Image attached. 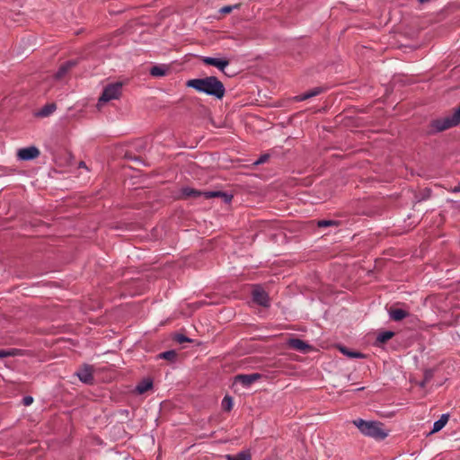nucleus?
Here are the masks:
<instances>
[{
    "instance_id": "nucleus-1",
    "label": "nucleus",
    "mask_w": 460,
    "mask_h": 460,
    "mask_svg": "<svg viewBox=\"0 0 460 460\" xmlns=\"http://www.w3.org/2000/svg\"><path fill=\"white\" fill-rule=\"evenodd\" d=\"M186 86L195 89L199 93L214 96L221 100L226 93V88L223 83L216 76H207L205 78H195L186 82Z\"/></svg>"
},
{
    "instance_id": "nucleus-2",
    "label": "nucleus",
    "mask_w": 460,
    "mask_h": 460,
    "mask_svg": "<svg viewBox=\"0 0 460 460\" xmlns=\"http://www.w3.org/2000/svg\"><path fill=\"white\" fill-rule=\"evenodd\" d=\"M352 423L364 436L376 440H383L388 436V430L385 429V425L380 421L356 419Z\"/></svg>"
},
{
    "instance_id": "nucleus-3",
    "label": "nucleus",
    "mask_w": 460,
    "mask_h": 460,
    "mask_svg": "<svg viewBox=\"0 0 460 460\" xmlns=\"http://www.w3.org/2000/svg\"><path fill=\"white\" fill-rule=\"evenodd\" d=\"M460 123V105L454 111L452 115L436 119L430 121L427 134L434 135L442 132L450 128L456 127Z\"/></svg>"
},
{
    "instance_id": "nucleus-4",
    "label": "nucleus",
    "mask_w": 460,
    "mask_h": 460,
    "mask_svg": "<svg viewBox=\"0 0 460 460\" xmlns=\"http://www.w3.org/2000/svg\"><path fill=\"white\" fill-rule=\"evenodd\" d=\"M122 93V83L116 82L112 84H109L103 89L102 95L98 100V106H101L102 103L108 102L111 100H118Z\"/></svg>"
},
{
    "instance_id": "nucleus-5",
    "label": "nucleus",
    "mask_w": 460,
    "mask_h": 460,
    "mask_svg": "<svg viewBox=\"0 0 460 460\" xmlns=\"http://www.w3.org/2000/svg\"><path fill=\"white\" fill-rule=\"evenodd\" d=\"M252 300L254 303L259 305L269 307L270 306V297L268 293L260 286H255L252 290Z\"/></svg>"
},
{
    "instance_id": "nucleus-6",
    "label": "nucleus",
    "mask_w": 460,
    "mask_h": 460,
    "mask_svg": "<svg viewBox=\"0 0 460 460\" xmlns=\"http://www.w3.org/2000/svg\"><path fill=\"white\" fill-rule=\"evenodd\" d=\"M40 155V150L36 146H29L19 149L17 156L20 160L29 161L37 158Z\"/></svg>"
},
{
    "instance_id": "nucleus-7",
    "label": "nucleus",
    "mask_w": 460,
    "mask_h": 460,
    "mask_svg": "<svg viewBox=\"0 0 460 460\" xmlns=\"http://www.w3.org/2000/svg\"><path fill=\"white\" fill-rule=\"evenodd\" d=\"M201 60L204 64L217 67L220 71L225 72V68L229 65L228 59H221L210 57H202Z\"/></svg>"
},
{
    "instance_id": "nucleus-8",
    "label": "nucleus",
    "mask_w": 460,
    "mask_h": 460,
    "mask_svg": "<svg viewBox=\"0 0 460 460\" xmlns=\"http://www.w3.org/2000/svg\"><path fill=\"white\" fill-rule=\"evenodd\" d=\"M93 368L92 366L84 365L82 368L78 370L76 373L80 381L84 384H92L93 381Z\"/></svg>"
},
{
    "instance_id": "nucleus-9",
    "label": "nucleus",
    "mask_w": 460,
    "mask_h": 460,
    "mask_svg": "<svg viewBox=\"0 0 460 460\" xmlns=\"http://www.w3.org/2000/svg\"><path fill=\"white\" fill-rule=\"evenodd\" d=\"M261 377V374L253 373L250 375H237L234 377L235 383H240L243 386H249Z\"/></svg>"
},
{
    "instance_id": "nucleus-10",
    "label": "nucleus",
    "mask_w": 460,
    "mask_h": 460,
    "mask_svg": "<svg viewBox=\"0 0 460 460\" xmlns=\"http://www.w3.org/2000/svg\"><path fill=\"white\" fill-rule=\"evenodd\" d=\"M77 65L76 60H68L63 63L58 70L57 71L55 77L56 79H62L74 66Z\"/></svg>"
},
{
    "instance_id": "nucleus-11",
    "label": "nucleus",
    "mask_w": 460,
    "mask_h": 460,
    "mask_svg": "<svg viewBox=\"0 0 460 460\" xmlns=\"http://www.w3.org/2000/svg\"><path fill=\"white\" fill-rule=\"evenodd\" d=\"M324 88L323 87H315L314 89H311L300 95H297L295 97V100L297 102L305 101L307 99H310L312 97L317 96L320 93H323Z\"/></svg>"
},
{
    "instance_id": "nucleus-12",
    "label": "nucleus",
    "mask_w": 460,
    "mask_h": 460,
    "mask_svg": "<svg viewBox=\"0 0 460 460\" xmlns=\"http://www.w3.org/2000/svg\"><path fill=\"white\" fill-rule=\"evenodd\" d=\"M153 388V380L150 377L144 378L136 386V393L143 394Z\"/></svg>"
},
{
    "instance_id": "nucleus-13",
    "label": "nucleus",
    "mask_w": 460,
    "mask_h": 460,
    "mask_svg": "<svg viewBox=\"0 0 460 460\" xmlns=\"http://www.w3.org/2000/svg\"><path fill=\"white\" fill-rule=\"evenodd\" d=\"M288 346L296 350L305 352L310 349V346L300 339H290Z\"/></svg>"
},
{
    "instance_id": "nucleus-14",
    "label": "nucleus",
    "mask_w": 460,
    "mask_h": 460,
    "mask_svg": "<svg viewBox=\"0 0 460 460\" xmlns=\"http://www.w3.org/2000/svg\"><path fill=\"white\" fill-rule=\"evenodd\" d=\"M222 198L225 203H230L233 196L223 191H206L205 192V198L206 199H212V198Z\"/></svg>"
},
{
    "instance_id": "nucleus-15",
    "label": "nucleus",
    "mask_w": 460,
    "mask_h": 460,
    "mask_svg": "<svg viewBox=\"0 0 460 460\" xmlns=\"http://www.w3.org/2000/svg\"><path fill=\"white\" fill-rule=\"evenodd\" d=\"M389 315L394 321H401L409 315V313L401 308H392L389 311Z\"/></svg>"
},
{
    "instance_id": "nucleus-16",
    "label": "nucleus",
    "mask_w": 460,
    "mask_h": 460,
    "mask_svg": "<svg viewBox=\"0 0 460 460\" xmlns=\"http://www.w3.org/2000/svg\"><path fill=\"white\" fill-rule=\"evenodd\" d=\"M56 109L57 105L54 102L47 103L36 113V115L42 118L48 117L52 114Z\"/></svg>"
},
{
    "instance_id": "nucleus-17",
    "label": "nucleus",
    "mask_w": 460,
    "mask_h": 460,
    "mask_svg": "<svg viewBox=\"0 0 460 460\" xmlns=\"http://www.w3.org/2000/svg\"><path fill=\"white\" fill-rule=\"evenodd\" d=\"M340 351L349 358H364L365 354L358 351H351L345 346H339Z\"/></svg>"
},
{
    "instance_id": "nucleus-18",
    "label": "nucleus",
    "mask_w": 460,
    "mask_h": 460,
    "mask_svg": "<svg viewBox=\"0 0 460 460\" xmlns=\"http://www.w3.org/2000/svg\"><path fill=\"white\" fill-rule=\"evenodd\" d=\"M448 421V414H443L439 420L434 422L431 433H435L442 429Z\"/></svg>"
},
{
    "instance_id": "nucleus-19",
    "label": "nucleus",
    "mask_w": 460,
    "mask_h": 460,
    "mask_svg": "<svg viewBox=\"0 0 460 460\" xmlns=\"http://www.w3.org/2000/svg\"><path fill=\"white\" fill-rule=\"evenodd\" d=\"M168 67L164 66H154L150 69V75L155 77L164 76L168 72Z\"/></svg>"
},
{
    "instance_id": "nucleus-20",
    "label": "nucleus",
    "mask_w": 460,
    "mask_h": 460,
    "mask_svg": "<svg viewBox=\"0 0 460 460\" xmlns=\"http://www.w3.org/2000/svg\"><path fill=\"white\" fill-rule=\"evenodd\" d=\"M181 193L185 198H190V197L197 198V197H200L202 195L205 197V192H201L198 190L189 188V187L183 188L181 190Z\"/></svg>"
},
{
    "instance_id": "nucleus-21",
    "label": "nucleus",
    "mask_w": 460,
    "mask_h": 460,
    "mask_svg": "<svg viewBox=\"0 0 460 460\" xmlns=\"http://www.w3.org/2000/svg\"><path fill=\"white\" fill-rule=\"evenodd\" d=\"M394 336V332L392 331H385L380 332L376 337V343H385Z\"/></svg>"
},
{
    "instance_id": "nucleus-22",
    "label": "nucleus",
    "mask_w": 460,
    "mask_h": 460,
    "mask_svg": "<svg viewBox=\"0 0 460 460\" xmlns=\"http://www.w3.org/2000/svg\"><path fill=\"white\" fill-rule=\"evenodd\" d=\"M158 357L160 358H164V359H166L168 361H174L176 357H177V353L175 350H167V351H164V352H162L158 355Z\"/></svg>"
},
{
    "instance_id": "nucleus-23",
    "label": "nucleus",
    "mask_w": 460,
    "mask_h": 460,
    "mask_svg": "<svg viewBox=\"0 0 460 460\" xmlns=\"http://www.w3.org/2000/svg\"><path fill=\"white\" fill-rule=\"evenodd\" d=\"M222 408L226 411H230L233 408V399L231 396L226 395L222 400Z\"/></svg>"
},
{
    "instance_id": "nucleus-24",
    "label": "nucleus",
    "mask_w": 460,
    "mask_h": 460,
    "mask_svg": "<svg viewBox=\"0 0 460 460\" xmlns=\"http://www.w3.org/2000/svg\"><path fill=\"white\" fill-rule=\"evenodd\" d=\"M226 458L227 460H250L251 459L250 455H248L244 452H240L235 456H233L231 455H226Z\"/></svg>"
},
{
    "instance_id": "nucleus-25",
    "label": "nucleus",
    "mask_w": 460,
    "mask_h": 460,
    "mask_svg": "<svg viewBox=\"0 0 460 460\" xmlns=\"http://www.w3.org/2000/svg\"><path fill=\"white\" fill-rule=\"evenodd\" d=\"M339 225L340 223L335 220H319L317 222L319 227L338 226Z\"/></svg>"
},
{
    "instance_id": "nucleus-26",
    "label": "nucleus",
    "mask_w": 460,
    "mask_h": 460,
    "mask_svg": "<svg viewBox=\"0 0 460 460\" xmlns=\"http://www.w3.org/2000/svg\"><path fill=\"white\" fill-rule=\"evenodd\" d=\"M17 354L16 349H12L9 350L5 349H0V358H7V357H13Z\"/></svg>"
},
{
    "instance_id": "nucleus-27",
    "label": "nucleus",
    "mask_w": 460,
    "mask_h": 460,
    "mask_svg": "<svg viewBox=\"0 0 460 460\" xmlns=\"http://www.w3.org/2000/svg\"><path fill=\"white\" fill-rule=\"evenodd\" d=\"M237 7H238L237 4L234 5V6H232V5H226V6L222 7L219 12L222 14H227V13H230L233 11L234 8H237Z\"/></svg>"
},
{
    "instance_id": "nucleus-28",
    "label": "nucleus",
    "mask_w": 460,
    "mask_h": 460,
    "mask_svg": "<svg viewBox=\"0 0 460 460\" xmlns=\"http://www.w3.org/2000/svg\"><path fill=\"white\" fill-rule=\"evenodd\" d=\"M174 340L177 342H179V343H183V342L190 341V339H189L188 337H186L183 334H176Z\"/></svg>"
},
{
    "instance_id": "nucleus-29",
    "label": "nucleus",
    "mask_w": 460,
    "mask_h": 460,
    "mask_svg": "<svg viewBox=\"0 0 460 460\" xmlns=\"http://www.w3.org/2000/svg\"><path fill=\"white\" fill-rule=\"evenodd\" d=\"M270 155H262L261 157L254 163V164H261L268 161Z\"/></svg>"
},
{
    "instance_id": "nucleus-30",
    "label": "nucleus",
    "mask_w": 460,
    "mask_h": 460,
    "mask_svg": "<svg viewBox=\"0 0 460 460\" xmlns=\"http://www.w3.org/2000/svg\"><path fill=\"white\" fill-rule=\"evenodd\" d=\"M33 398L31 396H25L22 399V403L24 406H29L32 403Z\"/></svg>"
},
{
    "instance_id": "nucleus-31",
    "label": "nucleus",
    "mask_w": 460,
    "mask_h": 460,
    "mask_svg": "<svg viewBox=\"0 0 460 460\" xmlns=\"http://www.w3.org/2000/svg\"><path fill=\"white\" fill-rule=\"evenodd\" d=\"M421 195H422L421 199H429V198L431 196V190H430V189H425V190H423V191H422Z\"/></svg>"
},
{
    "instance_id": "nucleus-32",
    "label": "nucleus",
    "mask_w": 460,
    "mask_h": 460,
    "mask_svg": "<svg viewBox=\"0 0 460 460\" xmlns=\"http://www.w3.org/2000/svg\"><path fill=\"white\" fill-rule=\"evenodd\" d=\"M451 191L452 192H458V191H460V187H455L454 189H452Z\"/></svg>"
},
{
    "instance_id": "nucleus-33",
    "label": "nucleus",
    "mask_w": 460,
    "mask_h": 460,
    "mask_svg": "<svg viewBox=\"0 0 460 460\" xmlns=\"http://www.w3.org/2000/svg\"><path fill=\"white\" fill-rule=\"evenodd\" d=\"M79 167L86 168L85 163L84 162H80L79 163Z\"/></svg>"
},
{
    "instance_id": "nucleus-34",
    "label": "nucleus",
    "mask_w": 460,
    "mask_h": 460,
    "mask_svg": "<svg viewBox=\"0 0 460 460\" xmlns=\"http://www.w3.org/2000/svg\"><path fill=\"white\" fill-rule=\"evenodd\" d=\"M426 382H427V381H425V380H424V381H422V382L420 383V386H422V387H423V386L425 385V383H426Z\"/></svg>"
},
{
    "instance_id": "nucleus-35",
    "label": "nucleus",
    "mask_w": 460,
    "mask_h": 460,
    "mask_svg": "<svg viewBox=\"0 0 460 460\" xmlns=\"http://www.w3.org/2000/svg\"><path fill=\"white\" fill-rule=\"evenodd\" d=\"M428 379H429V376H428V374H426V376H425V379H424V380H425V381H428Z\"/></svg>"
}]
</instances>
